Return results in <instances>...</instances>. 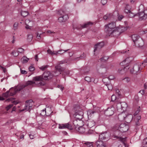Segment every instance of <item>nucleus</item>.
<instances>
[{"label":"nucleus","instance_id":"nucleus-8","mask_svg":"<svg viewBox=\"0 0 147 147\" xmlns=\"http://www.w3.org/2000/svg\"><path fill=\"white\" fill-rule=\"evenodd\" d=\"M123 117V119H125V122L127 123H130L132 120L133 117L131 115H127L125 117L124 116L123 114L122 113L118 115V118Z\"/></svg>","mask_w":147,"mask_h":147},{"label":"nucleus","instance_id":"nucleus-40","mask_svg":"<svg viewBox=\"0 0 147 147\" xmlns=\"http://www.w3.org/2000/svg\"><path fill=\"white\" fill-rule=\"evenodd\" d=\"M11 54L13 55L15 57H17L19 55L18 53L15 50H13L12 51Z\"/></svg>","mask_w":147,"mask_h":147},{"label":"nucleus","instance_id":"nucleus-55","mask_svg":"<svg viewBox=\"0 0 147 147\" xmlns=\"http://www.w3.org/2000/svg\"><path fill=\"white\" fill-rule=\"evenodd\" d=\"M32 104H31L30 103L27 104V105H26V107H28V108H29L30 109V108L32 107Z\"/></svg>","mask_w":147,"mask_h":147},{"label":"nucleus","instance_id":"nucleus-9","mask_svg":"<svg viewBox=\"0 0 147 147\" xmlns=\"http://www.w3.org/2000/svg\"><path fill=\"white\" fill-rule=\"evenodd\" d=\"M65 60H63L59 62V64L56 66L55 68L56 70V72H59L60 74H61V72H62L64 70V68L61 67L60 65L67 63Z\"/></svg>","mask_w":147,"mask_h":147},{"label":"nucleus","instance_id":"nucleus-42","mask_svg":"<svg viewBox=\"0 0 147 147\" xmlns=\"http://www.w3.org/2000/svg\"><path fill=\"white\" fill-rule=\"evenodd\" d=\"M85 80L88 82H90L91 81V78L88 76H86L84 78Z\"/></svg>","mask_w":147,"mask_h":147},{"label":"nucleus","instance_id":"nucleus-57","mask_svg":"<svg viewBox=\"0 0 147 147\" xmlns=\"http://www.w3.org/2000/svg\"><path fill=\"white\" fill-rule=\"evenodd\" d=\"M32 102V100H26V102L27 104L31 103Z\"/></svg>","mask_w":147,"mask_h":147},{"label":"nucleus","instance_id":"nucleus-13","mask_svg":"<svg viewBox=\"0 0 147 147\" xmlns=\"http://www.w3.org/2000/svg\"><path fill=\"white\" fill-rule=\"evenodd\" d=\"M140 69V65L139 64H136L134 65L133 68L130 70L131 73L136 74Z\"/></svg>","mask_w":147,"mask_h":147},{"label":"nucleus","instance_id":"nucleus-14","mask_svg":"<svg viewBox=\"0 0 147 147\" xmlns=\"http://www.w3.org/2000/svg\"><path fill=\"white\" fill-rule=\"evenodd\" d=\"M78 110L76 109V113L75 114L76 117L77 119L80 120L82 119L83 118V111L82 109H80L79 110V112H78Z\"/></svg>","mask_w":147,"mask_h":147},{"label":"nucleus","instance_id":"nucleus-56","mask_svg":"<svg viewBox=\"0 0 147 147\" xmlns=\"http://www.w3.org/2000/svg\"><path fill=\"white\" fill-rule=\"evenodd\" d=\"M115 91L116 92L118 93V95L119 96L121 95V93L119 89H115Z\"/></svg>","mask_w":147,"mask_h":147},{"label":"nucleus","instance_id":"nucleus-47","mask_svg":"<svg viewBox=\"0 0 147 147\" xmlns=\"http://www.w3.org/2000/svg\"><path fill=\"white\" fill-rule=\"evenodd\" d=\"M142 65L144 67L147 65V59H145L144 61V62L142 63Z\"/></svg>","mask_w":147,"mask_h":147},{"label":"nucleus","instance_id":"nucleus-36","mask_svg":"<svg viewBox=\"0 0 147 147\" xmlns=\"http://www.w3.org/2000/svg\"><path fill=\"white\" fill-rule=\"evenodd\" d=\"M10 92L9 90L7 91L5 93H3V97H7L9 96H10L9 95Z\"/></svg>","mask_w":147,"mask_h":147},{"label":"nucleus","instance_id":"nucleus-4","mask_svg":"<svg viewBox=\"0 0 147 147\" xmlns=\"http://www.w3.org/2000/svg\"><path fill=\"white\" fill-rule=\"evenodd\" d=\"M59 12L60 14V16L58 19V21L59 22H65L69 18L68 15H64L61 13V12L63 13L62 11L61 10Z\"/></svg>","mask_w":147,"mask_h":147},{"label":"nucleus","instance_id":"nucleus-50","mask_svg":"<svg viewBox=\"0 0 147 147\" xmlns=\"http://www.w3.org/2000/svg\"><path fill=\"white\" fill-rule=\"evenodd\" d=\"M29 69L30 71H32L35 70V68L31 66L29 67Z\"/></svg>","mask_w":147,"mask_h":147},{"label":"nucleus","instance_id":"nucleus-21","mask_svg":"<svg viewBox=\"0 0 147 147\" xmlns=\"http://www.w3.org/2000/svg\"><path fill=\"white\" fill-rule=\"evenodd\" d=\"M132 39L135 44L139 39V38H141L140 36L136 34L133 35L131 36Z\"/></svg>","mask_w":147,"mask_h":147},{"label":"nucleus","instance_id":"nucleus-46","mask_svg":"<svg viewBox=\"0 0 147 147\" xmlns=\"http://www.w3.org/2000/svg\"><path fill=\"white\" fill-rule=\"evenodd\" d=\"M140 111V107H139L138 109H137V110H136V112H135V113H134V116H136V117L137 116L136 115H137V114Z\"/></svg>","mask_w":147,"mask_h":147},{"label":"nucleus","instance_id":"nucleus-39","mask_svg":"<svg viewBox=\"0 0 147 147\" xmlns=\"http://www.w3.org/2000/svg\"><path fill=\"white\" fill-rule=\"evenodd\" d=\"M33 38V36L32 34H28L27 36V40L28 41L31 40Z\"/></svg>","mask_w":147,"mask_h":147},{"label":"nucleus","instance_id":"nucleus-27","mask_svg":"<svg viewBox=\"0 0 147 147\" xmlns=\"http://www.w3.org/2000/svg\"><path fill=\"white\" fill-rule=\"evenodd\" d=\"M112 16V14L111 13H109V14H107L106 15L104 16L103 17V18L104 20H106L107 19H109L110 20L111 19V18Z\"/></svg>","mask_w":147,"mask_h":147},{"label":"nucleus","instance_id":"nucleus-1","mask_svg":"<svg viewBox=\"0 0 147 147\" xmlns=\"http://www.w3.org/2000/svg\"><path fill=\"white\" fill-rule=\"evenodd\" d=\"M53 74L50 71H45L41 76L34 77L33 80L35 81L39 82V83L38 84V86H43L44 84L42 82V80H50L53 78Z\"/></svg>","mask_w":147,"mask_h":147},{"label":"nucleus","instance_id":"nucleus-11","mask_svg":"<svg viewBox=\"0 0 147 147\" xmlns=\"http://www.w3.org/2000/svg\"><path fill=\"white\" fill-rule=\"evenodd\" d=\"M33 80L34 81V82H33L32 81H28L26 83L25 85H23L21 86V88L19 90H22V89L28 86L29 85H32L34 84H37L38 86V84L39 83V82L35 81V80H34L33 79Z\"/></svg>","mask_w":147,"mask_h":147},{"label":"nucleus","instance_id":"nucleus-12","mask_svg":"<svg viewBox=\"0 0 147 147\" xmlns=\"http://www.w3.org/2000/svg\"><path fill=\"white\" fill-rule=\"evenodd\" d=\"M59 128L60 129L67 128L70 130H72L73 129L71 125L69 123L65 124H59Z\"/></svg>","mask_w":147,"mask_h":147},{"label":"nucleus","instance_id":"nucleus-19","mask_svg":"<svg viewBox=\"0 0 147 147\" xmlns=\"http://www.w3.org/2000/svg\"><path fill=\"white\" fill-rule=\"evenodd\" d=\"M78 131L81 133H85V134H90L91 131L89 130L88 132V133H87L88 131V129H85L84 127H78Z\"/></svg>","mask_w":147,"mask_h":147},{"label":"nucleus","instance_id":"nucleus-62","mask_svg":"<svg viewBox=\"0 0 147 147\" xmlns=\"http://www.w3.org/2000/svg\"><path fill=\"white\" fill-rule=\"evenodd\" d=\"M127 67V66H126V67H124V68H123V69H122L121 70H120V69H119L118 71H119V72L120 73H121V71H124V69L126 68V67Z\"/></svg>","mask_w":147,"mask_h":147},{"label":"nucleus","instance_id":"nucleus-53","mask_svg":"<svg viewBox=\"0 0 147 147\" xmlns=\"http://www.w3.org/2000/svg\"><path fill=\"white\" fill-rule=\"evenodd\" d=\"M18 23L17 22H15L14 25H13V28H14V30H15L16 29L17 27V26H18Z\"/></svg>","mask_w":147,"mask_h":147},{"label":"nucleus","instance_id":"nucleus-59","mask_svg":"<svg viewBox=\"0 0 147 147\" xmlns=\"http://www.w3.org/2000/svg\"><path fill=\"white\" fill-rule=\"evenodd\" d=\"M30 109L29 108H28V107H26V105L25 106V109H23L22 110V111H24V110H26L27 111H28Z\"/></svg>","mask_w":147,"mask_h":147},{"label":"nucleus","instance_id":"nucleus-22","mask_svg":"<svg viewBox=\"0 0 147 147\" xmlns=\"http://www.w3.org/2000/svg\"><path fill=\"white\" fill-rule=\"evenodd\" d=\"M136 118L135 119V125L136 127L138 126H139L140 125V123L139 122V120L140 119L141 116H140L138 115L136 117H135Z\"/></svg>","mask_w":147,"mask_h":147},{"label":"nucleus","instance_id":"nucleus-5","mask_svg":"<svg viewBox=\"0 0 147 147\" xmlns=\"http://www.w3.org/2000/svg\"><path fill=\"white\" fill-rule=\"evenodd\" d=\"M110 137V134L109 133L105 132L99 135V140H105L109 139Z\"/></svg>","mask_w":147,"mask_h":147},{"label":"nucleus","instance_id":"nucleus-18","mask_svg":"<svg viewBox=\"0 0 147 147\" xmlns=\"http://www.w3.org/2000/svg\"><path fill=\"white\" fill-rule=\"evenodd\" d=\"M144 42L141 38H139V39L135 44L136 46L139 47H142L144 45Z\"/></svg>","mask_w":147,"mask_h":147},{"label":"nucleus","instance_id":"nucleus-35","mask_svg":"<svg viewBox=\"0 0 147 147\" xmlns=\"http://www.w3.org/2000/svg\"><path fill=\"white\" fill-rule=\"evenodd\" d=\"M94 113H95V112L94 111L92 110H89L87 111V114L88 115L91 116V115L92 114H94Z\"/></svg>","mask_w":147,"mask_h":147},{"label":"nucleus","instance_id":"nucleus-15","mask_svg":"<svg viewBox=\"0 0 147 147\" xmlns=\"http://www.w3.org/2000/svg\"><path fill=\"white\" fill-rule=\"evenodd\" d=\"M21 86L18 88H11L9 90L10 92L9 95L10 96H13L15 95L18 92L20 91L19 90L21 88Z\"/></svg>","mask_w":147,"mask_h":147},{"label":"nucleus","instance_id":"nucleus-51","mask_svg":"<svg viewBox=\"0 0 147 147\" xmlns=\"http://www.w3.org/2000/svg\"><path fill=\"white\" fill-rule=\"evenodd\" d=\"M116 99V97L114 95H113L111 96V101H114Z\"/></svg>","mask_w":147,"mask_h":147},{"label":"nucleus","instance_id":"nucleus-43","mask_svg":"<svg viewBox=\"0 0 147 147\" xmlns=\"http://www.w3.org/2000/svg\"><path fill=\"white\" fill-rule=\"evenodd\" d=\"M48 65H44L41 66L39 67V68L42 71H43L47 69L48 67Z\"/></svg>","mask_w":147,"mask_h":147},{"label":"nucleus","instance_id":"nucleus-16","mask_svg":"<svg viewBox=\"0 0 147 147\" xmlns=\"http://www.w3.org/2000/svg\"><path fill=\"white\" fill-rule=\"evenodd\" d=\"M104 43L102 42L97 43L94 45V51L95 52L96 51L99 50L104 46Z\"/></svg>","mask_w":147,"mask_h":147},{"label":"nucleus","instance_id":"nucleus-60","mask_svg":"<svg viewBox=\"0 0 147 147\" xmlns=\"http://www.w3.org/2000/svg\"><path fill=\"white\" fill-rule=\"evenodd\" d=\"M123 80H126V81L127 82H129L130 80L129 78L128 77L125 78L124 79H123Z\"/></svg>","mask_w":147,"mask_h":147},{"label":"nucleus","instance_id":"nucleus-58","mask_svg":"<svg viewBox=\"0 0 147 147\" xmlns=\"http://www.w3.org/2000/svg\"><path fill=\"white\" fill-rule=\"evenodd\" d=\"M58 88H60V89L62 91L63 90V89L64 87H62V86H60V85H58Z\"/></svg>","mask_w":147,"mask_h":147},{"label":"nucleus","instance_id":"nucleus-63","mask_svg":"<svg viewBox=\"0 0 147 147\" xmlns=\"http://www.w3.org/2000/svg\"><path fill=\"white\" fill-rule=\"evenodd\" d=\"M35 59L36 61H38V56L37 55H35Z\"/></svg>","mask_w":147,"mask_h":147},{"label":"nucleus","instance_id":"nucleus-2","mask_svg":"<svg viewBox=\"0 0 147 147\" xmlns=\"http://www.w3.org/2000/svg\"><path fill=\"white\" fill-rule=\"evenodd\" d=\"M118 129L119 130H117L115 132V135L114 136L113 138L118 139L121 141L123 142L125 139L124 138L121 137L122 134L121 132H125L127 131L129 129V127L124 124H121L119 127Z\"/></svg>","mask_w":147,"mask_h":147},{"label":"nucleus","instance_id":"nucleus-28","mask_svg":"<svg viewBox=\"0 0 147 147\" xmlns=\"http://www.w3.org/2000/svg\"><path fill=\"white\" fill-rule=\"evenodd\" d=\"M29 60V59L27 58L26 56H24L22 58L21 60L22 63H26Z\"/></svg>","mask_w":147,"mask_h":147},{"label":"nucleus","instance_id":"nucleus-31","mask_svg":"<svg viewBox=\"0 0 147 147\" xmlns=\"http://www.w3.org/2000/svg\"><path fill=\"white\" fill-rule=\"evenodd\" d=\"M102 81L104 84L106 85L109 83H110L109 79L107 78H104L102 79Z\"/></svg>","mask_w":147,"mask_h":147},{"label":"nucleus","instance_id":"nucleus-38","mask_svg":"<svg viewBox=\"0 0 147 147\" xmlns=\"http://www.w3.org/2000/svg\"><path fill=\"white\" fill-rule=\"evenodd\" d=\"M129 6V5H127L125 7L124 10L125 12L126 13H129L130 12V9L129 8H128V7Z\"/></svg>","mask_w":147,"mask_h":147},{"label":"nucleus","instance_id":"nucleus-29","mask_svg":"<svg viewBox=\"0 0 147 147\" xmlns=\"http://www.w3.org/2000/svg\"><path fill=\"white\" fill-rule=\"evenodd\" d=\"M129 57H128L126 58L125 60H124L123 62L121 63H120V65L121 66L124 65H125V62L126 61H127V62L126 63H127L128 62H129L130 61H129Z\"/></svg>","mask_w":147,"mask_h":147},{"label":"nucleus","instance_id":"nucleus-30","mask_svg":"<svg viewBox=\"0 0 147 147\" xmlns=\"http://www.w3.org/2000/svg\"><path fill=\"white\" fill-rule=\"evenodd\" d=\"M28 14L29 13L27 11H22L21 12V15L24 17H25L27 16Z\"/></svg>","mask_w":147,"mask_h":147},{"label":"nucleus","instance_id":"nucleus-49","mask_svg":"<svg viewBox=\"0 0 147 147\" xmlns=\"http://www.w3.org/2000/svg\"><path fill=\"white\" fill-rule=\"evenodd\" d=\"M24 51V50L22 48H20L18 49V50L17 51V52L18 53H22Z\"/></svg>","mask_w":147,"mask_h":147},{"label":"nucleus","instance_id":"nucleus-41","mask_svg":"<svg viewBox=\"0 0 147 147\" xmlns=\"http://www.w3.org/2000/svg\"><path fill=\"white\" fill-rule=\"evenodd\" d=\"M128 15H129V17L131 18H132L134 17L135 16H137V15L136 14H135L134 13H133L132 12H131L130 11Z\"/></svg>","mask_w":147,"mask_h":147},{"label":"nucleus","instance_id":"nucleus-33","mask_svg":"<svg viewBox=\"0 0 147 147\" xmlns=\"http://www.w3.org/2000/svg\"><path fill=\"white\" fill-rule=\"evenodd\" d=\"M74 109L76 113V109L78 110L77 111H78V112H79V110L81 109L79 105H75L74 106Z\"/></svg>","mask_w":147,"mask_h":147},{"label":"nucleus","instance_id":"nucleus-3","mask_svg":"<svg viewBox=\"0 0 147 147\" xmlns=\"http://www.w3.org/2000/svg\"><path fill=\"white\" fill-rule=\"evenodd\" d=\"M116 23L115 22H113L110 23L107 25H105V31L107 35L110 32H112L111 31L115 28Z\"/></svg>","mask_w":147,"mask_h":147},{"label":"nucleus","instance_id":"nucleus-32","mask_svg":"<svg viewBox=\"0 0 147 147\" xmlns=\"http://www.w3.org/2000/svg\"><path fill=\"white\" fill-rule=\"evenodd\" d=\"M92 23L90 22H88L87 23L85 24H84L82 26V27L83 28H86L88 26L90 25H92Z\"/></svg>","mask_w":147,"mask_h":147},{"label":"nucleus","instance_id":"nucleus-6","mask_svg":"<svg viewBox=\"0 0 147 147\" xmlns=\"http://www.w3.org/2000/svg\"><path fill=\"white\" fill-rule=\"evenodd\" d=\"M137 15L139 16L140 20H145L147 19V10L139 12Z\"/></svg>","mask_w":147,"mask_h":147},{"label":"nucleus","instance_id":"nucleus-54","mask_svg":"<svg viewBox=\"0 0 147 147\" xmlns=\"http://www.w3.org/2000/svg\"><path fill=\"white\" fill-rule=\"evenodd\" d=\"M107 78L109 79V80H112L113 79L115 78V77L114 76H109Z\"/></svg>","mask_w":147,"mask_h":147},{"label":"nucleus","instance_id":"nucleus-44","mask_svg":"<svg viewBox=\"0 0 147 147\" xmlns=\"http://www.w3.org/2000/svg\"><path fill=\"white\" fill-rule=\"evenodd\" d=\"M47 52L49 54H51L52 55H56L55 53V51L52 52L50 49H49L47 50Z\"/></svg>","mask_w":147,"mask_h":147},{"label":"nucleus","instance_id":"nucleus-37","mask_svg":"<svg viewBox=\"0 0 147 147\" xmlns=\"http://www.w3.org/2000/svg\"><path fill=\"white\" fill-rule=\"evenodd\" d=\"M106 85L107 86V87L109 90H112L113 88L111 84L109 83H108L107 84H106Z\"/></svg>","mask_w":147,"mask_h":147},{"label":"nucleus","instance_id":"nucleus-23","mask_svg":"<svg viewBox=\"0 0 147 147\" xmlns=\"http://www.w3.org/2000/svg\"><path fill=\"white\" fill-rule=\"evenodd\" d=\"M117 28H118L120 34L127 30V28L125 27L122 26H119V27H117Z\"/></svg>","mask_w":147,"mask_h":147},{"label":"nucleus","instance_id":"nucleus-17","mask_svg":"<svg viewBox=\"0 0 147 147\" xmlns=\"http://www.w3.org/2000/svg\"><path fill=\"white\" fill-rule=\"evenodd\" d=\"M117 108H118L119 109L120 107V108L121 109L124 110L127 107V105L126 103L125 102H122L118 103L117 105Z\"/></svg>","mask_w":147,"mask_h":147},{"label":"nucleus","instance_id":"nucleus-52","mask_svg":"<svg viewBox=\"0 0 147 147\" xmlns=\"http://www.w3.org/2000/svg\"><path fill=\"white\" fill-rule=\"evenodd\" d=\"M20 71L22 74H26L27 73V72L26 71L22 70L21 69H20Z\"/></svg>","mask_w":147,"mask_h":147},{"label":"nucleus","instance_id":"nucleus-45","mask_svg":"<svg viewBox=\"0 0 147 147\" xmlns=\"http://www.w3.org/2000/svg\"><path fill=\"white\" fill-rule=\"evenodd\" d=\"M13 106L12 104H10L7 106L6 107L5 109L7 111H8L10 108H11Z\"/></svg>","mask_w":147,"mask_h":147},{"label":"nucleus","instance_id":"nucleus-64","mask_svg":"<svg viewBox=\"0 0 147 147\" xmlns=\"http://www.w3.org/2000/svg\"><path fill=\"white\" fill-rule=\"evenodd\" d=\"M135 99H136V100H138V95H136L134 97Z\"/></svg>","mask_w":147,"mask_h":147},{"label":"nucleus","instance_id":"nucleus-48","mask_svg":"<svg viewBox=\"0 0 147 147\" xmlns=\"http://www.w3.org/2000/svg\"><path fill=\"white\" fill-rule=\"evenodd\" d=\"M101 2L103 5H105L107 2V0H101Z\"/></svg>","mask_w":147,"mask_h":147},{"label":"nucleus","instance_id":"nucleus-25","mask_svg":"<svg viewBox=\"0 0 147 147\" xmlns=\"http://www.w3.org/2000/svg\"><path fill=\"white\" fill-rule=\"evenodd\" d=\"M15 99L14 98H8L7 99L6 101H7L8 102H9V101H12V102L13 103V104L16 105L18 103V102L16 101H13V100Z\"/></svg>","mask_w":147,"mask_h":147},{"label":"nucleus","instance_id":"nucleus-34","mask_svg":"<svg viewBox=\"0 0 147 147\" xmlns=\"http://www.w3.org/2000/svg\"><path fill=\"white\" fill-rule=\"evenodd\" d=\"M88 147H93L92 142H86L85 143Z\"/></svg>","mask_w":147,"mask_h":147},{"label":"nucleus","instance_id":"nucleus-61","mask_svg":"<svg viewBox=\"0 0 147 147\" xmlns=\"http://www.w3.org/2000/svg\"><path fill=\"white\" fill-rule=\"evenodd\" d=\"M139 92L141 93L142 95L144 94L145 93V91L144 90H140Z\"/></svg>","mask_w":147,"mask_h":147},{"label":"nucleus","instance_id":"nucleus-24","mask_svg":"<svg viewBox=\"0 0 147 147\" xmlns=\"http://www.w3.org/2000/svg\"><path fill=\"white\" fill-rule=\"evenodd\" d=\"M87 125L88 127L91 128L95 125V123L93 121H89L88 122Z\"/></svg>","mask_w":147,"mask_h":147},{"label":"nucleus","instance_id":"nucleus-26","mask_svg":"<svg viewBox=\"0 0 147 147\" xmlns=\"http://www.w3.org/2000/svg\"><path fill=\"white\" fill-rule=\"evenodd\" d=\"M69 49H67L66 50H58L57 51H55V54L56 55H57L58 54H62L65 52L67 51L68 50H69Z\"/></svg>","mask_w":147,"mask_h":147},{"label":"nucleus","instance_id":"nucleus-7","mask_svg":"<svg viewBox=\"0 0 147 147\" xmlns=\"http://www.w3.org/2000/svg\"><path fill=\"white\" fill-rule=\"evenodd\" d=\"M115 108L114 107H111L108 108L104 111V114L107 116H109L113 115L114 113Z\"/></svg>","mask_w":147,"mask_h":147},{"label":"nucleus","instance_id":"nucleus-10","mask_svg":"<svg viewBox=\"0 0 147 147\" xmlns=\"http://www.w3.org/2000/svg\"><path fill=\"white\" fill-rule=\"evenodd\" d=\"M112 32H110V34L109 33L107 35L109 36H114L117 37L120 34V32L119 31L118 28H115L113 29V30L111 31Z\"/></svg>","mask_w":147,"mask_h":147},{"label":"nucleus","instance_id":"nucleus-20","mask_svg":"<svg viewBox=\"0 0 147 147\" xmlns=\"http://www.w3.org/2000/svg\"><path fill=\"white\" fill-rule=\"evenodd\" d=\"M94 144L97 147H105V144L101 140H99V139L98 140L95 142Z\"/></svg>","mask_w":147,"mask_h":147}]
</instances>
